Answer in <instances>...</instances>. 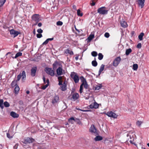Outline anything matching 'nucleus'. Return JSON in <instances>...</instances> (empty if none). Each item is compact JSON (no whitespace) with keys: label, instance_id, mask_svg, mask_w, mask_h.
Instances as JSON below:
<instances>
[{"label":"nucleus","instance_id":"1","mask_svg":"<svg viewBox=\"0 0 149 149\" xmlns=\"http://www.w3.org/2000/svg\"><path fill=\"white\" fill-rule=\"evenodd\" d=\"M56 72L58 76L64 75L65 74V70H63L62 65H61L57 69Z\"/></svg>","mask_w":149,"mask_h":149},{"label":"nucleus","instance_id":"2","mask_svg":"<svg viewBox=\"0 0 149 149\" xmlns=\"http://www.w3.org/2000/svg\"><path fill=\"white\" fill-rule=\"evenodd\" d=\"M106 8L105 7H102L99 8L97 9V13L100 14L101 15H106L108 13V10H107L105 9Z\"/></svg>","mask_w":149,"mask_h":149},{"label":"nucleus","instance_id":"3","mask_svg":"<svg viewBox=\"0 0 149 149\" xmlns=\"http://www.w3.org/2000/svg\"><path fill=\"white\" fill-rule=\"evenodd\" d=\"M71 77L73 79L75 83H78L79 80V78L77 74L74 72H72L70 74Z\"/></svg>","mask_w":149,"mask_h":149},{"label":"nucleus","instance_id":"4","mask_svg":"<svg viewBox=\"0 0 149 149\" xmlns=\"http://www.w3.org/2000/svg\"><path fill=\"white\" fill-rule=\"evenodd\" d=\"M45 70L46 73L51 76H54V72L51 68H45Z\"/></svg>","mask_w":149,"mask_h":149},{"label":"nucleus","instance_id":"5","mask_svg":"<svg viewBox=\"0 0 149 149\" xmlns=\"http://www.w3.org/2000/svg\"><path fill=\"white\" fill-rule=\"evenodd\" d=\"M121 61V58L120 56L116 57L113 61V65L115 67H117Z\"/></svg>","mask_w":149,"mask_h":149},{"label":"nucleus","instance_id":"6","mask_svg":"<svg viewBox=\"0 0 149 149\" xmlns=\"http://www.w3.org/2000/svg\"><path fill=\"white\" fill-rule=\"evenodd\" d=\"M35 141V140L33 139L28 137L24 138V143L26 144L30 143H33Z\"/></svg>","mask_w":149,"mask_h":149},{"label":"nucleus","instance_id":"7","mask_svg":"<svg viewBox=\"0 0 149 149\" xmlns=\"http://www.w3.org/2000/svg\"><path fill=\"white\" fill-rule=\"evenodd\" d=\"M107 115L110 117H112L114 118H117L118 116L115 113L113 112L112 111H109L107 112Z\"/></svg>","mask_w":149,"mask_h":149},{"label":"nucleus","instance_id":"8","mask_svg":"<svg viewBox=\"0 0 149 149\" xmlns=\"http://www.w3.org/2000/svg\"><path fill=\"white\" fill-rule=\"evenodd\" d=\"M10 34L13 35L14 37H15L17 36L19 33H20L17 31H15L13 29H12L10 30Z\"/></svg>","mask_w":149,"mask_h":149},{"label":"nucleus","instance_id":"9","mask_svg":"<svg viewBox=\"0 0 149 149\" xmlns=\"http://www.w3.org/2000/svg\"><path fill=\"white\" fill-rule=\"evenodd\" d=\"M32 19L33 21L36 23L38 22L40 20L38 15L35 14L33 15L32 17Z\"/></svg>","mask_w":149,"mask_h":149},{"label":"nucleus","instance_id":"10","mask_svg":"<svg viewBox=\"0 0 149 149\" xmlns=\"http://www.w3.org/2000/svg\"><path fill=\"white\" fill-rule=\"evenodd\" d=\"M37 67L36 66L33 67L31 70V74L32 77H34L36 74V73L37 70Z\"/></svg>","mask_w":149,"mask_h":149},{"label":"nucleus","instance_id":"11","mask_svg":"<svg viewBox=\"0 0 149 149\" xmlns=\"http://www.w3.org/2000/svg\"><path fill=\"white\" fill-rule=\"evenodd\" d=\"M89 131L93 134H94L95 135L97 134V133L96 132V129L94 125H93L91 126L89 129Z\"/></svg>","mask_w":149,"mask_h":149},{"label":"nucleus","instance_id":"12","mask_svg":"<svg viewBox=\"0 0 149 149\" xmlns=\"http://www.w3.org/2000/svg\"><path fill=\"white\" fill-rule=\"evenodd\" d=\"M89 107L91 109H96L98 108L99 104L95 102L94 103H91Z\"/></svg>","mask_w":149,"mask_h":149},{"label":"nucleus","instance_id":"13","mask_svg":"<svg viewBox=\"0 0 149 149\" xmlns=\"http://www.w3.org/2000/svg\"><path fill=\"white\" fill-rule=\"evenodd\" d=\"M61 65H60L57 61H55L52 65L53 69L55 70L57 68H58V67L60 66Z\"/></svg>","mask_w":149,"mask_h":149},{"label":"nucleus","instance_id":"14","mask_svg":"<svg viewBox=\"0 0 149 149\" xmlns=\"http://www.w3.org/2000/svg\"><path fill=\"white\" fill-rule=\"evenodd\" d=\"M59 100L58 96H54L52 100V103L53 104L56 103Z\"/></svg>","mask_w":149,"mask_h":149},{"label":"nucleus","instance_id":"15","mask_svg":"<svg viewBox=\"0 0 149 149\" xmlns=\"http://www.w3.org/2000/svg\"><path fill=\"white\" fill-rule=\"evenodd\" d=\"M145 0H138V4L141 8H142L144 6Z\"/></svg>","mask_w":149,"mask_h":149},{"label":"nucleus","instance_id":"16","mask_svg":"<svg viewBox=\"0 0 149 149\" xmlns=\"http://www.w3.org/2000/svg\"><path fill=\"white\" fill-rule=\"evenodd\" d=\"M79 95L77 93H74L72 95V98L74 101L77 100L79 97Z\"/></svg>","mask_w":149,"mask_h":149},{"label":"nucleus","instance_id":"17","mask_svg":"<svg viewBox=\"0 0 149 149\" xmlns=\"http://www.w3.org/2000/svg\"><path fill=\"white\" fill-rule=\"evenodd\" d=\"M6 0H0V11L2 10V8L1 7L4 4Z\"/></svg>","mask_w":149,"mask_h":149},{"label":"nucleus","instance_id":"18","mask_svg":"<svg viewBox=\"0 0 149 149\" xmlns=\"http://www.w3.org/2000/svg\"><path fill=\"white\" fill-rule=\"evenodd\" d=\"M104 65L103 64H102L101 65V66L100 68L99 72H98V76H99L100 74L104 70Z\"/></svg>","mask_w":149,"mask_h":149},{"label":"nucleus","instance_id":"19","mask_svg":"<svg viewBox=\"0 0 149 149\" xmlns=\"http://www.w3.org/2000/svg\"><path fill=\"white\" fill-rule=\"evenodd\" d=\"M10 114L11 116L14 118H18L19 117V115L14 112H11Z\"/></svg>","mask_w":149,"mask_h":149},{"label":"nucleus","instance_id":"20","mask_svg":"<svg viewBox=\"0 0 149 149\" xmlns=\"http://www.w3.org/2000/svg\"><path fill=\"white\" fill-rule=\"evenodd\" d=\"M122 27L125 28L127 26V23L125 21H122L120 23Z\"/></svg>","mask_w":149,"mask_h":149},{"label":"nucleus","instance_id":"21","mask_svg":"<svg viewBox=\"0 0 149 149\" xmlns=\"http://www.w3.org/2000/svg\"><path fill=\"white\" fill-rule=\"evenodd\" d=\"M102 87V84H98L97 85H96L95 86V90H99L100 88H101Z\"/></svg>","mask_w":149,"mask_h":149},{"label":"nucleus","instance_id":"22","mask_svg":"<svg viewBox=\"0 0 149 149\" xmlns=\"http://www.w3.org/2000/svg\"><path fill=\"white\" fill-rule=\"evenodd\" d=\"M94 37V35L93 34H91L88 37L87 39L88 42H90L92 39Z\"/></svg>","mask_w":149,"mask_h":149},{"label":"nucleus","instance_id":"23","mask_svg":"<svg viewBox=\"0 0 149 149\" xmlns=\"http://www.w3.org/2000/svg\"><path fill=\"white\" fill-rule=\"evenodd\" d=\"M64 52L66 54H69L70 55H73V53L72 51H70L69 49H67L65 50Z\"/></svg>","mask_w":149,"mask_h":149},{"label":"nucleus","instance_id":"24","mask_svg":"<svg viewBox=\"0 0 149 149\" xmlns=\"http://www.w3.org/2000/svg\"><path fill=\"white\" fill-rule=\"evenodd\" d=\"M129 136H130V139H131V140L130 141V143H131L134 144L135 145L136 144H135L133 142V141L134 140V138L132 136H131V135L129 136V134H127V137H128Z\"/></svg>","mask_w":149,"mask_h":149},{"label":"nucleus","instance_id":"25","mask_svg":"<svg viewBox=\"0 0 149 149\" xmlns=\"http://www.w3.org/2000/svg\"><path fill=\"white\" fill-rule=\"evenodd\" d=\"M46 83H47V84H46L45 85L43 86L42 87V89L43 90L45 89L49 86V81L48 79H47L46 80Z\"/></svg>","mask_w":149,"mask_h":149},{"label":"nucleus","instance_id":"26","mask_svg":"<svg viewBox=\"0 0 149 149\" xmlns=\"http://www.w3.org/2000/svg\"><path fill=\"white\" fill-rule=\"evenodd\" d=\"M69 122L72 124H73L74 123V122H75V118L73 117H71L68 120Z\"/></svg>","mask_w":149,"mask_h":149},{"label":"nucleus","instance_id":"27","mask_svg":"<svg viewBox=\"0 0 149 149\" xmlns=\"http://www.w3.org/2000/svg\"><path fill=\"white\" fill-rule=\"evenodd\" d=\"M21 74V77H22V80H23L24 79L26 78V73L24 71H22V73Z\"/></svg>","mask_w":149,"mask_h":149},{"label":"nucleus","instance_id":"28","mask_svg":"<svg viewBox=\"0 0 149 149\" xmlns=\"http://www.w3.org/2000/svg\"><path fill=\"white\" fill-rule=\"evenodd\" d=\"M17 81H16L15 80L13 81L11 83V86L13 87H14L15 86H16V85H18L17 84Z\"/></svg>","mask_w":149,"mask_h":149},{"label":"nucleus","instance_id":"29","mask_svg":"<svg viewBox=\"0 0 149 149\" xmlns=\"http://www.w3.org/2000/svg\"><path fill=\"white\" fill-rule=\"evenodd\" d=\"M75 122H76L79 125H82V123L81 122V121L78 118H76L75 119Z\"/></svg>","mask_w":149,"mask_h":149},{"label":"nucleus","instance_id":"30","mask_svg":"<svg viewBox=\"0 0 149 149\" xmlns=\"http://www.w3.org/2000/svg\"><path fill=\"white\" fill-rule=\"evenodd\" d=\"M102 137L100 136H96L95 138V141H99L102 140Z\"/></svg>","mask_w":149,"mask_h":149},{"label":"nucleus","instance_id":"31","mask_svg":"<svg viewBox=\"0 0 149 149\" xmlns=\"http://www.w3.org/2000/svg\"><path fill=\"white\" fill-rule=\"evenodd\" d=\"M80 79L82 83H83V84H84V83L86 82V79L83 76L80 77Z\"/></svg>","mask_w":149,"mask_h":149},{"label":"nucleus","instance_id":"32","mask_svg":"<svg viewBox=\"0 0 149 149\" xmlns=\"http://www.w3.org/2000/svg\"><path fill=\"white\" fill-rule=\"evenodd\" d=\"M138 65L137 64H134L133 65L132 69L134 70H136L138 68Z\"/></svg>","mask_w":149,"mask_h":149},{"label":"nucleus","instance_id":"33","mask_svg":"<svg viewBox=\"0 0 149 149\" xmlns=\"http://www.w3.org/2000/svg\"><path fill=\"white\" fill-rule=\"evenodd\" d=\"M19 90V88L18 85H16L14 89V91L15 93H17Z\"/></svg>","mask_w":149,"mask_h":149},{"label":"nucleus","instance_id":"34","mask_svg":"<svg viewBox=\"0 0 149 149\" xmlns=\"http://www.w3.org/2000/svg\"><path fill=\"white\" fill-rule=\"evenodd\" d=\"M22 55V53L20 52H19L17 53L14 57H13L14 58H16L19 56H21Z\"/></svg>","mask_w":149,"mask_h":149},{"label":"nucleus","instance_id":"35","mask_svg":"<svg viewBox=\"0 0 149 149\" xmlns=\"http://www.w3.org/2000/svg\"><path fill=\"white\" fill-rule=\"evenodd\" d=\"M132 52V49L130 48H129L128 49H127L126 50L125 52V54L127 55H128L130 53H131Z\"/></svg>","mask_w":149,"mask_h":149},{"label":"nucleus","instance_id":"36","mask_svg":"<svg viewBox=\"0 0 149 149\" xmlns=\"http://www.w3.org/2000/svg\"><path fill=\"white\" fill-rule=\"evenodd\" d=\"M144 35L143 33H141L139 36L138 38L140 40H143V37Z\"/></svg>","mask_w":149,"mask_h":149},{"label":"nucleus","instance_id":"37","mask_svg":"<svg viewBox=\"0 0 149 149\" xmlns=\"http://www.w3.org/2000/svg\"><path fill=\"white\" fill-rule=\"evenodd\" d=\"M77 14L78 16H79L81 17L83 15V13H81L80 10V9H78L77 11Z\"/></svg>","mask_w":149,"mask_h":149},{"label":"nucleus","instance_id":"38","mask_svg":"<svg viewBox=\"0 0 149 149\" xmlns=\"http://www.w3.org/2000/svg\"><path fill=\"white\" fill-rule=\"evenodd\" d=\"M92 64L93 66L96 67L97 65V63L95 60H94L92 61Z\"/></svg>","mask_w":149,"mask_h":149},{"label":"nucleus","instance_id":"39","mask_svg":"<svg viewBox=\"0 0 149 149\" xmlns=\"http://www.w3.org/2000/svg\"><path fill=\"white\" fill-rule=\"evenodd\" d=\"M3 100H0V107L2 109H3L4 107L3 106Z\"/></svg>","mask_w":149,"mask_h":149},{"label":"nucleus","instance_id":"40","mask_svg":"<svg viewBox=\"0 0 149 149\" xmlns=\"http://www.w3.org/2000/svg\"><path fill=\"white\" fill-rule=\"evenodd\" d=\"M98 58L99 60H101L102 59L103 56L102 54L101 53H99L98 54Z\"/></svg>","mask_w":149,"mask_h":149},{"label":"nucleus","instance_id":"41","mask_svg":"<svg viewBox=\"0 0 149 149\" xmlns=\"http://www.w3.org/2000/svg\"><path fill=\"white\" fill-rule=\"evenodd\" d=\"M91 55L94 57H95L97 56V53L96 52L93 51L91 53Z\"/></svg>","mask_w":149,"mask_h":149},{"label":"nucleus","instance_id":"42","mask_svg":"<svg viewBox=\"0 0 149 149\" xmlns=\"http://www.w3.org/2000/svg\"><path fill=\"white\" fill-rule=\"evenodd\" d=\"M67 85H62L61 86V90L62 91H64L66 90Z\"/></svg>","mask_w":149,"mask_h":149},{"label":"nucleus","instance_id":"43","mask_svg":"<svg viewBox=\"0 0 149 149\" xmlns=\"http://www.w3.org/2000/svg\"><path fill=\"white\" fill-rule=\"evenodd\" d=\"M96 1V0H91L90 3L92 6H94L95 5V2Z\"/></svg>","mask_w":149,"mask_h":149},{"label":"nucleus","instance_id":"44","mask_svg":"<svg viewBox=\"0 0 149 149\" xmlns=\"http://www.w3.org/2000/svg\"><path fill=\"white\" fill-rule=\"evenodd\" d=\"M84 85L83 83H82L80 86L79 91L80 93L83 92V87Z\"/></svg>","mask_w":149,"mask_h":149},{"label":"nucleus","instance_id":"45","mask_svg":"<svg viewBox=\"0 0 149 149\" xmlns=\"http://www.w3.org/2000/svg\"><path fill=\"white\" fill-rule=\"evenodd\" d=\"M4 105L6 107H8L10 106L9 104L7 101L4 102Z\"/></svg>","mask_w":149,"mask_h":149},{"label":"nucleus","instance_id":"46","mask_svg":"<svg viewBox=\"0 0 149 149\" xmlns=\"http://www.w3.org/2000/svg\"><path fill=\"white\" fill-rule=\"evenodd\" d=\"M142 123L143 122L142 121L138 120L136 122V125L139 127H140Z\"/></svg>","mask_w":149,"mask_h":149},{"label":"nucleus","instance_id":"47","mask_svg":"<svg viewBox=\"0 0 149 149\" xmlns=\"http://www.w3.org/2000/svg\"><path fill=\"white\" fill-rule=\"evenodd\" d=\"M63 23L60 21H58L56 23V25L58 26H61L62 25Z\"/></svg>","mask_w":149,"mask_h":149},{"label":"nucleus","instance_id":"48","mask_svg":"<svg viewBox=\"0 0 149 149\" xmlns=\"http://www.w3.org/2000/svg\"><path fill=\"white\" fill-rule=\"evenodd\" d=\"M49 40H48V39H47L45 41H44L42 44V45H47L49 42Z\"/></svg>","mask_w":149,"mask_h":149},{"label":"nucleus","instance_id":"49","mask_svg":"<svg viewBox=\"0 0 149 149\" xmlns=\"http://www.w3.org/2000/svg\"><path fill=\"white\" fill-rule=\"evenodd\" d=\"M84 85L83 86H84V87L86 89H87L88 87V85L87 84V82L84 83Z\"/></svg>","mask_w":149,"mask_h":149},{"label":"nucleus","instance_id":"50","mask_svg":"<svg viewBox=\"0 0 149 149\" xmlns=\"http://www.w3.org/2000/svg\"><path fill=\"white\" fill-rule=\"evenodd\" d=\"M104 36L105 37L107 38H108L109 37L110 35L108 33L106 32L104 34Z\"/></svg>","mask_w":149,"mask_h":149},{"label":"nucleus","instance_id":"51","mask_svg":"<svg viewBox=\"0 0 149 149\" xmlns=\"http://www.w3.org/2000/svg\"><path fill=\"white\" fill-rule=\"evenodd\" d=\"M17 80H16L17 81H19L21 77V74L20 73L17 76Z\"/></svg>","mask_w":149,"mask_h":149},{"label":"nucleus","instance_id":"52","mask_svg":"<svg viewBox=\"0 0 149 149\" xmlns=\"http://www.w3.org/2000/svg\"><path fill=\"white\" fill-rule=\"evenodd\" d=\"M37 32L39 33H41L43 32L42 30L41 29H39L37 30Z\"/></svg>","mask_w":149,"mask_h":149},{"label":"nucleus","instance_id":"53","mask_svg":"<svg viewBox=\"0 0 149 149\" xmlns=\"http://www.w3.org/2000/svg\"><path fill=\"white\" fill-rule=\"evenodd\" d=\"M36 36L38 38H40L42 37V35L41 33L37 34Z\"/></svg>","mask_w":149,"mask_h":149},{"label":"nucleus","instance_id":"54","mask_svg":"<svg viewBox=\"0 0 149 149\" xmlns=\"http://www.w3.org/2000/svg\"><path fill=\"white\" fill-rule=\"evenodd\" d=\"M141 47V43H139L137 45L136 47L138 48H140Z\"/></svg>","mask_w":149,"mask_h":149},{"label":"nucleus","instance_id":"55","mask_svg":"<svg viewBox=\"0 0 149 149\" xmlns=\"http://www.w3.org/2000/svg\"><path fill=\"white\" fill-rule=\"evenodd\" d=\"M63 78L62 76H59L58 77V81H62Z\"/></svg>","mask_w":149,"mask_h":149},{"label":"nucleus","instance_id":"56","mask_svg":"<svg viewBox=\"0 0 149 149\" xmlns=\"http://www.w3.org/2000/svg\"><path fill=\"white\" fill-rule=\"evenodd\" d=\"M42 79L44 83L46 84V79L44 76H43L42 78Z\"/></svg>","mask_w":149,"mask_h":149},{"label":"nucleus","instance_id":"57","mask_svg":"<svg viewBox=\"0 0 149 149\" xmlns=\"http://www.w3.org/2000/svg\"><path fill=\"white\" fill-rule=\"evenodd\" d=\"M7 137L9 138H11L12 137V136H10V134L8 133H7Z\"/></svg>","mask_w":149,"mask_h":149},{"label":"nucleus","instance_id":"58","mask_svg":"<svg viewBox=\"0 0 149 149\" xmlns=\"http://www.w3.org/2000/svg\"><path fill=\"white\" fill-rule=\"evenodd\" d=\"M58 82H59L58 84V85H62V84H63L62 81H58Z\"/></svg>","mask_w":149,"mask_h":149},{"label":"nucleus","instance_id":"59","mask_svg":"<svg viewBox=\"0 0 149 149\" xmlns=\"http://www.w3.org/2000/svg\"><path fill=\"white\" fill-rule=\"evenodd\" d=\"M19 103L21 105H22L23 104L22 101L21 100H20L19 102Z\"/></svg>","mask_w":149,"mask_h":149},{"label":"nucleus","instance_id":"60","mask_svg":"<svg viewBox=\"0 0 149 149\" xmlns=\"http://www.w3.org/2000/svg\"><path fill=\"white\" fill-rule=\"evenodd\" d=\"M18 146V145L17 144H16L15 145V146H14L13 148L14 149H17V148Z\"/></svg>","mask_w":149,"mask_h":149},{"label":"nucleus","instance_id":"61","mask_svg":"<svg viewBox=\"0 0 149 149\" xmlns=\"http://www.w3.org/2000/svg\"><path fill=\"white\" fill-rule=\"evenodd\" d=\"M73 8L75 10H76V6L75 5H73L72 6Z\"/></svg>","mask_w":149,"mask_h":149},{"label":"nucleus","instance_id":"62","mask_svg":"<svg viewBox=\"0 0 149 149\" xmlns=\"http://www.w3.org/2000/svg\"><path fill=\"white\" fill-rule=\"evenodd\" d=\"M38 25L39 27H40L42 26V24L41 23H38Z\"/></svg>","mask_w":149,"mask_h":149},{"label":"nucleus","instance_id":"63","mask_svg":"<svg viewBox=\"0 0 149 149\" xmlns=\"http://www.w3.org/2000/svg\"><path fill=\"white\" fill-rule=\"evenodd\" d=\"M48 40H49V41H52L53 40L54 38H48Z\"/></svg>","mask_w":149,"mask_h":149},{"label":"nucleus","instance_id":"64","mask_svg":"<svg viewBox=\"0 0 149 149\" xmlns=\"http://www.w3.org/2000/svg\"><path fill=\"white\" fill-rule=\"evenodd\" d=\"M62 85H66V81H65L63 83V84H62Z\"/></svg>","mask_w":149,"mask_h":149}]
</instances>
